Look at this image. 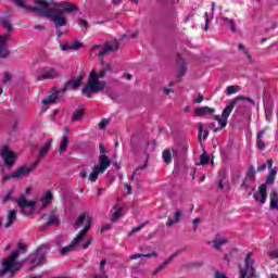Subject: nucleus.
<instances>
[{"mask_svg":"<svg viewBox=\"0 0 278 278\" xmlns=\"http://www.w3.org/2000/svg\"><path fill=\"white\" fill-rule=\"evenodd\" d=\"M16 8L25 10V12H35L38 16L49 18L54 23L55 27H65L66 25V13L77 12V4H64L62 2L53 1H35V5H27L26 1H15Z\"/></svg>","mask_w":278,"mask_h":278,"instance_id":"f257e3e1","label":"nucleus"},{"mask_svg":"<svg viewBox=\"0 0 278 278\" xmlns=\"http://www.w3.org/2000/svg\"><path fill=\"white\" fill-rule=\"evenodd\" d=\"M110 71H112V66L110 65H105L98 74L92 70L89 74L87 85L81 90V94H85L87 99H92V93L105 90V81L99 79H103Z\"/></svg>","mask_w":278,"mask_h":278,"instance_id":"f03ea898","label":"nucleus"},{"mask_svg":"<svg viewBox=\"0 0 278 278\" xmlns=\"http://www.w3.org/2000/svg\"><path fill=\"white\" fill-rule=\"evenodd\" d=\"M90 227H92V217L87 218L84 228L78 232V235H76L71 244L61 249V255H68L71 251H75V248L81 243V240H84V238H86V233L90 231Z\"/></svg>","mask_w":278,"mask_h":278,"instance_id":"7ed1b4c3","label":"nucleus"},{"mask_svg":"<svg viewBox=\"0 0 278 278\" xmlns=\"http://www.w3.org/2000/svg\"><path fill=\"white\" fill-rule=\"evenodd\" d=\"M0 23L7 29V34L0 35V60H5L10 58V50L8 49V42H10V34H12V25L5 18L0 20Z\"/></svg>","mask_w":278,"mask_h":278,"instance_id":"20e7f679","label":"nucleus"},{"mask_svg":"<svg viewBox=\"0 0 278 278\" xmlns=\"http://www.w3.org/2000/svg\"><path fill=\"white\" fill-rule=\"evenodd\" d=\"M16 260H18V251H13L9 255V257L2 262V265L0 268V277L8 275V273H11V275H14V273H18L21 270V265L16 263Z\"/></svg>","mask_w":278,"mask_h":278,"instance_id":"39448f33","label":"nucleus"},{"mask_svg":"<svg viewBox=\"0 0 278 278\" xmlns=\"http://www.w3.org/2000/svg\"><path fill=\"white\" fill-rule=\"evenodd\" d=\"M49 251H51V248H49V245H40L39 248H37L36 251L28 256V262L33 265L29 270H34L36 266L45 264V262H47Z\"/></svg>","mask_w":278,"mask_h":278,"instance_id":"423d86ee","label":"nucleus"},{"mask_svg":"<svg viewBox=\"0 0 278 278\" xmlns=\"http://www.w3.org/2000/svg\"><path fill=\"white\" fill-rule=\"evenodd\" d=\"M62 77V72L58 67L45 66L41 70V75L38 77L39 81H45L47 79H59Z\"/></svg>","mask_w":278,"mask_h":278,"instance_id":"0eeeda50","label":"nucleus"},{"mask_svg":"<svg viewBox=\"0 0 278 278\" xmlns=\"http://www.w3.org/2000/svg\"><path fill=\"white\" fill-rule=\"evenodd\" d=\"M0 155L4 162V166H7V168H12V166H14V162H16V153L11 151L10 148H8V146H4L2 148Z\"/></svg>","mask_w":278,"mask_h":278,"instance_id":"6e6552de","label":"nucleus"},{"mask_svg":"<svg viewBox=\"0 0 278 278\" xmlns=\"http://www.w3.org/2000/svg\"><path fill=\"white\" fill-rule=\"evenodd\" d=\"M16 202L24 214H31L33 211L36 210V202L28 201L25 199V195H21Z\"/></svg>","mask_w":278,"mask_h":278,"instance_id":"1a4fd4ad","label":"nucleus"},{"mask_svg":"<svg viewBox=\"0 0 278 278\" xmlns=\"http://www.w3.org/2000/svg\"><path fill=\"white\" fill-rule=\"evenodd\" d=\"M40 164V159H37L29 167L22 166L15 170V177H25V175H29V173H34L38 165Z\"/></svg>","mask_w":278,"mask_h":278,"instance_id":"9d476101","label":"nucleus"},{"mask_svg":"<svg viewBox=\"0 0 278 278\" xmlns=\"http://www.w3.org/2000/svg\"><path fill=\"white\" fill-rule=\"evenodd\" d=\"M257 172H255V167L253 165L249 166V169L245 174V178L243 179V182L240 186V189H245L249 190V188H251V186L249 184H247V181H253L255 179V175Z\"/></svg>","mask_w":278,"mask_h":278,"instance_id":"9b49d317","label":"nucleus"},{"mask_svg":"<svg viewBox=\"0 0 278 278\" xmlns=\"http://www.w3.org/2000/svg\"><path fill=\"white\" fill-rule=\"evenodd\" d=\"M182 251L184 250H177L174 254L166 258L159 267H156L152 275L155 276L159 273H162V270L166 269V266H168V264H170L173 260H175V257L181 255Z\"/></svg>","mask_w":278,"mask_h":278,"instance_id":"f8f14e48","label":"nucleus"},{"mask_svg":"<svg viewBox=\"0 0 278 278\" xmlns=\"http://www.w3.org/2000/svg\"><path fill=\"white\" fill-rule=\"evenodd\" d=\"M119 48H121V43H118L117 39H115V46L112 45V42L106 41L98 55L99 58H103L104 55H108L110 51H118Z\"/></svg>","mask_w":278,"mask_h":278,"instance_id":"ddd939ff","label":"nucleus"},{"mask_svg":"<svg viewBox=\"0 0 278 278\" xmlns=\"http://www.w3.org/2000/svg\"><path fill=\"white\" fill-rule=\"evenodd\" d=\"M62 92H63L62 89H60L58 87H53L51 89V94L48 96L46 99H43L41 101V103L43 105H50V103H55V101H58V99H59L58 94H62Z\"/></svg>","mask_w":278,"mask_h":278,"instance_id":"4468645a","label":"nucleus"},{"mask_svg":"<svg viewBox=\"0 0 278 278\" xmlns=\"http://www.w3.org/2000/svg\"><path fill=\"white\" fill-rule=\"evenodd\" d=\"M110 166H112V161H110V157L105 154H101L99 157V165H96V168L101 170V173H105Z\"/></svg>","mask_w":278,"mask_h":278,"instance_id":"2eb2a0df","label":"nucleus"},{"mask_svg":"<svg viewBox=\"0 0 278 278\" xmlns=\"http://www.w3.org/2000/svg\"><path fill=\"white\" fill-rule=\"evenodd\" d=\"M266 190H268V186H266V184L261 185L258 187V194L253 195L255 201H258V203H262V204L266 203V199L268 198Z\"/></svg>","mask_w":278,"mask_h":278,"instance_id":"dca6fc26","label":"nucleus"},{"mask_svg":"<svg viewBox=\"0 0 278 278\" xmlns=\"http://www.w3.org/2000/svg\"><path fill=\"white\" fill-rule=\"evenodd\" d=\"M81 86V77H78L74 80H68L65 83V85L62 88V92H66L68 89L70 90H77Z\"/></svg>","mask_w":278,"mask_h":278,"instance_id":"f3484780","label":"nucleus"},{"mask_svg":"<svg viewBox=\"0 0 278 278\" xmlns=\"http://www.w3.org/2000/svg\"><path fill=\"white\" fill-rule=\"evenodd\" d=\"M266 131H268V128H263L256 135V149H258V151H264V149H266V143H264V140H262L266 135Z\"/></svg>","mask_w":278,"mask_h":278,"instance_id":"a211bd4d","label":"nucleus"},{"mask_svg":"<svg viewBox=\"0 0 278 278\" xmlns=\"http://www.w3.org/2000/svg\"><path fill=\"white\" fill-rule=\"evenodd\" d=\"M182 216H184V212H181V210H177L174 214V219L168 217L166 222V226L173 227V225H177L178 223L181 222Z\"/></svg>","mask_w":278,"mask_h":278,"instance_id":"6ab92c4d","label":"nucleus"},{"mask_svg":"<svg viewBox=\"0 0 278 278\" xmlns=\"http://www.w3.org/2000/svg\"><path fill=\"white\" fill-rule=\"evenodd\" d=\"M214 112H216L214 108L202 106V108L195 109L193 111V114H195V116H205L207 114H214Z\"/></svg>","mask_w":278,"mask_h":278,"instance_id":"aec40b11","label":"nucleus"},{"mask_svg":"<svg viewBox=\"0 0 278 278\" xmlns=\"http://www.w3.org/2000/svg\"><path fill=\"white\" fill-rule=\"evenodd\" d=\"M237 102L236 100H231V102L229 103V105H227L223 112H222V118H226L228 121L229 116H231V113L233 112V108H236Z\"/></svg>","mask_w":278,"mask_h":278,"instance_id":"412c9836","label":"nucleus"},{"mask_svg":"<svg viewBox=\"0 0 278 278\" xmlns=\"http://www.w3.org/2000/svg\"><path fill=\"white\" fill-rule=\"evenodd\" d=\"M16 223V210H12L8 214V222L4 224L5 229H10Z\"/></svg>","mask_w":278,"mask_h":278,"instance_id":"4be33fe9","label":"nucleus"},{"mask_svg":"<svg viewBox=\"0 0 278 278\" xmlns=\"http://www.w3.org/2000/svg\"><path fill=\"white\" fill-rule=\"evenodd\" d=\"M229 240L227 238H216L212 241V244L215 247L216 251H222L223 245L227 244Z\"/></svg>","mask_w":278,"mask_h":278,"instance_id":"5701e85b","label":"nucleus"},{"mask_svg":"<svg viewBox=\"0 0 278 278\" xmlns=\"http://www.w3.org/2000/svg\"><path fill=\"white\" fill-rule=\"evenodd\" d=\"M177 64H179L178 77H184L188 71V67H186V63L181 59V54H178Z\"/></svg>","mask_w":278,"mask_h":278,"instance_id":"b1692460","label":"nucleus"},{"mask_svg":"<svg viewBox=\"0 0 278 278\" xmlns=\"http://www.w3.org/2000/svg\"><path fill=\"white\" fill-rule=\"evenodd\" d=\"M276 177H277V167H274L273 169L269 170L265 185L273 186V184H275Z\"/></svg>","mask_w":278,"mask_h":278,"instance_id":"393cba45","label":"nucleus"},{"mask_svg":"<svg viewBox=\"0 0 278 278\" xmlns=\"http://www.w3.org/2000/svg\"><path fill=\"white\" fill-rule=\"evenodd\" d=\"M51 144H53V139H48L46 144L39 151V159L45 157V155H47V153H49V151H51Z\"/></svg>","mask_w":278,"mask_h":278,"instance_id":"a878e982","label":"nucleus"},{"mask_svg":"<svg viewBox=\"0 0 278 278\" xmlns=\"http://www.w3.org/2000/svg\"><path fill=\"white\" fill-rule=\"evenodd\" d=\"M68 135H64L61 139V143H60V148H59V151L61 153H64L66 152V150L68 149Z\"/></svg>","mask_w":278,"mask_h":278,"instance_id":"bb28decb","label":"nucleus"},{"mask_svg":"<svg viewBox=\"0 0 278 278\" xmlns=\"http://www.w3.org/2000/svg\"><path fill=\"white\" fill-rule=\"evenodd\" d=\"M116 210L114 212V214L112 215L111 217V222L112 223H116V220H118V218H122L123 216V207L122 206H118V205H115L114 206Z\"/></svg>","mask_w":278,"mask_h":278,"instance_id":"cd10ccee","label":"nucleus"},{"mask_svg":"<svg viewBox=\"0 0 278 278\" xmlns=\"http://www.w3.org/2000/svg\"><path fill=\"white\" fill-rule=\"evenodd\" d=\"M101 169H99L97 166H93L92 172L89 175V181H91L92 184H94V181H97V179H99V175H101Z\"/></svg>","mask_w":278,"mask_h":278,"instance_id":"c85d7f7f","label":"nucleus"},{"mask_svg":"<svg viewBox=\"0 0 278 278\" xmlns=\"http://www.w3.org/2000/svg\"><path fill=\"white\" fill-rule=\"evenodd\" d=\"M84 118V109L78 108L72 113V121H81Z\"/></svg>","mask_w":278,"mask_h":278,"instance_id":"c756f323","label":"nucleus"},{"mask_svg":"<svg viewBox=\"0 0 278 278\" xmlns=\"http://www.w3.org/2000/svg\"><path fill=\"white\" fill-rule=\"evenodd\" d=\"M51 201H53V193L51 192V190L47 191L45 197L41 198V203L45 206L49 205V203H51Z\"/></svg>","mask_w":278,"mask_h":278,"instance_id":"7c9ffc66","label":"nucleus"},{"mask_svg":"<svg viewBox=\"0 0 278 278\" xmlns=\"http://www.w3.org/2000/svg\"><path fill=\"white\" fill-rule=\"evenodd\" d=\"M51 225H60V217L55 214H51L48 218V222L45 224V227H51Z\"/></svg>","mask_w":278,"mask_h":278,"instance_id":"2f4dec72","label":"nucleus"},{"mask_svg":"<svg viewBox=\"0 0 278 278\" xmlns=\"http://www.w3.org/2000/svg\"><path fill=\"white\" fill-rule=\"evenodd\" d=\"M207 136H210V131L203 130V124L199 125V134H198V140L202 142V140L207 139Z\"/></svg>","mask_w":278,"mask_h":278,"instance_id":"473e14b6","label":"nucleus"},{"mask_svg":"<svg viewBox=\"0 0 278 278\" xmlns=\"http://www.w3.org/2000/svg\"><path fill=\"white\" fill-rule=\"evenodd\" d=\"M222 21L226 23V25H229L231 31L236 34L238 31V28L236 27V22L229 17H222Z\"/></svg>","mask_w":278,"mask_h":278,"instance_id":"72a5a7b5","label":"nucleus"},{"mask_svg":"<svg viewBox=\"0 0 278 278\" xmlns=\"http://www.w3.org/2000/svg\"><path fill=\"white\" fill-rule=\"evenodd\" d=\"M162 157L165 164H170L173 162V153L170 152V150H164L162 153Z\"/></svg>","mask_w":278,"mask_h":278,"instance_id":"f704fd0d","label":"nucleus"},{"mask_svg":"<svg viewBox=\"0 0 278 278\" xmlns=\"http://www.w3.org/2000/svg\"><path fill=\"white\" fill-rule=\"evenodd\" d=\"M140 257H157V252H152L148 254H134L129 260H140Z\"/></svg>","mask_w":278,"mask_h":278,"instance_id":"c9c22d12","label":"nucleus"},{"mask_svg":"<svg viewBox=\"0 0 278 278\" xmlns=\"http://www.w3.org/2000/svg\"><path fill=\"white\" fill-rule=\"evenodd\" d=\"M207 164H210V155L204 152L200 155V164L198 166H207Z\"/></svg>","mask_w":278,"mask_h":278,"instance_id":"e433bc0d","label":"nucleus"},{"mask_svg":"<svg viewBox=\"0 0 278 278\" xmlns=\"http://www.w3.org/2000/svg\"><path fill=\"white\" fill-rule=\"evenodd\" d=\"M235 101L236 103H238V101H248L249 103H251V105H255V100L251 99L250 97L239 96L235 98Z\"/></svg>","mask_w":278,"mask_h":278,"instance_id":"4c0bfd02","label":"nucleus"},{"mask_svg":"<svg viewBox=\"0 0 278 278\" xmlns=\"http://www.w3.org/2000/svg\"><path fill=\"white\" fill-rule=\"evenodd\" d=\"M238 90H240V87H238V86H228L226 94H227V97H231V94H236V92H238Z\"/></svg>","mask_w":278,"mask_h":278,"instance_id":"58836bf2","label":"nucleus"},{"mask_svg":"<svg viewBox=\"0 0 278 278\" xmlns=\"http://www.w3.org/2000/svg\"><path fill=\"white\" fill-rule=\"evenodd\" d=\"M148 224H149V222H146V223L132 228L130 230V232L128 233V236H134V233H138V231H140V229H143V227H147Z\"/></svg>","mask_w":278,"mask_h":278,"instance_id":"ea45409f","label":"nucleus"},{"mask_svg":"<svg viewBox=\"0 0 278 278\" xmlns=\"http://www.w3.org/2000/svg\"><path fill=\"white\" fill-rule=\"evenodd\" d=\"M2 81L4 86H10V81H12V74H10L9 72H5Z\"/></svg>","mask_w":278,"mask_h":278,"instance_id":"a19ab883","label":"nucleus"},{"mask_svg":"<svg viewBox=\"0 0 278 278\" xmlns=\"http://www.w3.org/2000/svg\"><path fill=\"white\" fill-rule=\"evenodd\" d=\"M12 194H14V188L10 189L8 194L4 195L2 203H8L9 201H12Z\"/></svg>","mask_w":278,"mask_h":278,"instance_id":"79ce46f5","label":"nucleus"},{"mask_svg":"<svg viewBox=\"0 0 278 278\" xmlns=\"http://www.w3.org/2000/svg\"><path fill=\"white\" fill-rule=\"evenodd\" d=\"M17 251L18 255H21V251H24V253H27V245L23 242L17 243Z\"/></svg>","mask_w":278,"mask_h":278,"instance_id":"37998d69","label":"nucleus"},{"mask_svg":"<svg viewBox=\"0 0 278 278\" xmlns=\"http://www.w3.org/2000/svg\"><path fill=\"white\" fill-rule=\"evenodd\" d=\"M84 220H86V213H83L78 216V218L75 222L76 226L84 225Z\"/></svg>","mask_w":278,"mask_h":278,"instance_id":"c03bdc74","label":"nucleus"},{"mask_svg":"<svg viewBox=\"0 0 278 278\" xmlns=\"http://www.w3.org/2000/svg\"><path fill=\"white\" fill-rule=\"evenodd\" d=\"M203 266V263H188L184 265V268H201Z\"/></svg>","mask_w":278,"mask_h":278,"instance_id":"a18cd8bd","label":"nucleus"},{"mask_svg":"<svg viewBox=\"0 0 278 278\" xmlns=\"http://www.w3.org/2000/svg\"><path fill=\"white\" fill-rule=\"evenodd\" d=\"M204 16H205L204 31H210V14L205 12Z\"/></svg>","mask_w":278,"mask_h":278,"instance_id":"49530a36","label":"nucleus"},{"mask_svg":"<svg viewBox=\"0 0 278 278\" xmlns=\"http://www.w3.org/2000/svg\"><path fill=\"white\" fill-rule=\"evenodd\" d=\"M92 242H93L92 238L87 239V241L85 243L80 244V249H83V250L89 249L90 244H92Z\"/></svg>","mask_w":278,"mask_h":278,"instance_id":"de8ad7c7","label":"nucleus"},{"mask_svg":"<svg viewBox=\"0 0 278 278\" xmlns=\"http://www.w3.org/2000/svg\"><path fill=\"white\" fill-rule=\"evenodd\" d=\"M109 124H110V121H108L106 118H103V119L98 124V127H99V129H105V127H108Z\"/></svg>","mask_w":278,"mask_h":278,"instance_id":"09e8293b","label":"nucleus"},{"mask_svg":"<svg viewBox=\"0 0 278 278\" xmlns=\"http://www.w3.org/2000/svg\"><path fill=\"white\" fill-rule=\"evenodd\" d=\"M10 179H17V177L15 176V172L10 175L3 176L2 181H10Z\"/></svg>","mask_w":278,"mask_h":278,"instance_id":"8fccbe9b","label":"nucleus"},{"mask_svg":"<svg viewBox=\"0 0 278 278\" xmlns=\"http://www.w3.org/2000/svg\"><path fill=\"white\" fill-rule=\"evenodd\" d=\"M110 229H112V224H104L101 229L100 232L101 233H105V231H110Z\"/></svg>","mask_w":278,"mask_h":278,"instance_id":"3c124183","label":"nucleus"},{"mask_svg":"<svg viewBox=\"0 0 278 278\" xmlns=\"http://www.w3.org/2000/svg\"><path fill=\"white\" fill-rule=\"evenodd\" d=\"M218 125L222 129H225V127H227V118L222 117L220 119H218Z\"/></svg>","mask_w":278,"mask_h":278,"instance_id":"603ef678","label":"nucleus"},{"mask_svg":"<svg viewBox=\"0 0 278 278\" xmlns=\"http://www.w3.org/2000/svg\"><path fill=\"white\" fill-rule=\"evenodd\" d=\"M84 47V45L80 41H75L72 46L71 49L77 50V49H81Z\"/></svg>","mask_w":278,"mask_h":278,"instance_id":"864d4df0","label":"nucleus"},{"mask_svg":"<svg viewBox=\"0 0 278 278\" xmlns=\"http://www.w3.org/2000/svg\"><path fill=\"white\" fill-rule=\"evenodd\" d=\"M144 168H147V163L142 166L137 167L136 170L132 173L130 179L134 180V177H136V173H138V170H144Z\"/></svg>","mask_w":278,"mask_h":278,"instance_id":"5fc2aeb1","label":"nucleus"},{"mask_svg":"<svg viewBox=\"0 0 278 278\" xmlns=\"http://www.w3.org/2000/svg\"><path fill=\"white\" fill-rule=\"evenodd\" d=\"M78 25H84L85 29H88V21L86 18H79L78 20Z\"/></svg>","mask_w":278,"mask_h":278,"instance_id":"6e6d98bb","label":"nucleus"},{"mask_svg":"<svg viewBox=\"0 0 278 278\" xmlns=\"http://www.w3.org/2000/svg\"><path fill=\"white\" fill-rule=\"evenodd\" d=\"M99 149L101 155H105V153H108V149L105 148V146H103V143H99Z\"/></svg>","mask_w":278,"mask_h":278,"instance_id":"4d7b16f0","label":"nucleus"},{"mask_svg":"<svg viewBox=\"0 0 278 278\" xmlns=\"http://www.w3.org/2000/svg\"><path fill=\"white\" fill-rule=\"evenodd\" d=\"M204 99H205V97H203L202 93H199L198 97L194 100V103H203Z\"/></svg>","mask_w":278,"mask_h":278,"instance_id":"13d9d810","label":"nucleus"},{"mask_svg":"<svg viewBox=\"0 0 278 278\" xmlns=\"http://www.w3.org/2000/svg\"><path fill=\"white\" fill-rule=\"evenodd\" d=\"M266 168H267V165H266V163H264L257 167V173H264V170H266Z\"/></svg>","mask_w":278,"mask_h":278,"instance_id":"bf43d9fd","label":"nucleus"},{"mask_svg":"<svg viewBox=\"0 0 278 278\" xmlns=\"http://www.w3.org/2000/svg\"><path fill=\"white\" fill-rule=\"evenodd\" d=\"M105 264H108V260L103 258V260L100 262V270H104V269H105Z\"/></svg>","mask_w":278,"mask_h":278,"instance_id":"052dcab7","label":"nucleus"},{"mask_svg":"<svg viewBox=\"0 0 278 278\" xmlns=\"http://www.w3.org/2000/svg\"><path fill=\"white\" fill-rule=\"evenodd\" d=\"M267 168H269V170H273V159L267 160V163H265Z\"/></svg>","mask_w":278,"mask_h":278,"instance_id":"680f3d73","label":"nucleus"},{"mask_svg":"<svg viewBox=\"0 0 278 278\" xmlns=\"http://www.w3.org/2000/svg\"><path fill=\"white\" fill-rule=\"evenodd\" d=\"M125 188H126V190H127V192H128V194H131V191L134 190V188H131V185H125Z\"/></svg>","mask_w":278,"mask_h":278,"instance_id":"e2e57ef3","label":"nucleus"},{"mask_svg":"<svg viewBox=\"0 0 278 278\" xmlns=\"http://www.w3.org/2000/svg\"><path fill=\"white\" fill-rule=\"evenodd\" d=\"M238 49H239V51H243V53H244V51H247V48L242 43L238 45Z\"/></svg>","mask_w":278,"mask_h":278,"instance_id":"0e129e2a","label":"nucleus"},{"mask_svg":"<svg viewBox=\"0 0 278 278\" xmlns=\"http://www.w3.org/2000/svg\"><path fill=\"white\" fill-rule=\"evenodd\" d=\"M68 49H71V47H68L67 45H62L61 46L62 51H68Z\"/></svg>","mask_w":278,"mask_h":278,"instance_id":"69168bd1","label":"nucleus"},{"mask_svg":"<svg viewBox=\"0 0 278 278\" xmlns=\"http://www.w3.org/2000/svg\"><path fill=\"white\" fill-rule=\"evenodd\" d=\"M35 29H37V30H42V29H45V26H43V25H36V26H35Z\"/></svg>","mask_w":278,"mask_h":278,"instance_id":"338daca9","label":"nucleus"},{"mask_svg":"<svg viewBox=\"0 0 278 278\" xmlns=\"http://www.w3.org/2000/svg\"><path fill=\"white\" fill-rule=\"evenodd\" d=\"M163 92H164L165 94H170V92H173V89L166 88V89L163 90Z\"/></svg>","mask_w":278,"mask_h":278,"instance_id":"774afa93","label":"nucleus"}]
</instances>
